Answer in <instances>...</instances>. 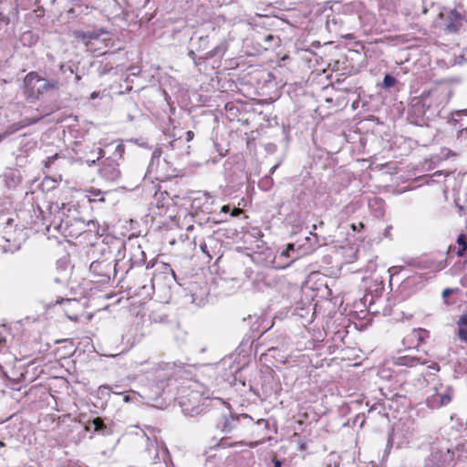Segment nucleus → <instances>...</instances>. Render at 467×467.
Instances as JSON below:
<instances>
[{
    "label": "nucleus",
    "instance_id": "1",
    "mask_svg": "<svg viewBox=\"0 0 467 467\" xmlns=\"http://www.w3.org/2000/svg\"><path fill=\"white\" fill-rule=\"evenodd\" d=\"M74 37L83 43L89 51L105 54L106 48L112 46V39L109 32L103 28H94L89 30H76L73 33Z\"/></svg>",
    "mask_w": 467,
    "mask_h": 467
},
{
    "label": "nucleus",
    "instance_id": "2",
    "mask_svg": "<svg viewBox=\"0 0 467 467\" xmlns=\"http://www.w3.org/2000/svg\"><path fill=\"white\" fill-rule=\"evenodd\" d=\"M432 391L433 393L430 394L426 400L427 406L431 409H438L449 404L454 393L451 386H444L442 383L435 385Z\"/></svg>",
    "mask_w": 467,
    "mask_h": 467
},
{
    "label": "nucleus",
    "instance_id": "3",
    "mask_svg": "<svg viewBox=\"0 0 467 467\" xmlns=\"http://www.w3.org/2000/svg\"><path fill=\"white\" fill-rule=\"evenodd\" d=\"M161 149H155L151 154V160L148 166L147 175L151 179L163 181L173 175L174 171H169L168 169H160L161 164Z\"/></svg>",
    "mask_w": 467,
    "mask_h": 467
},
{
    "label": "nucleus",
    "instance_id": "4",
    "mask_svg": "<svg viewBox=\"0 0 467 467\" xmlns=\"http://www.w3.org/2000/svg\"><path fill=\"white\" fill-rule=\"evenodd\" d=\"M41 77L36 72H29L24 78L23 93L29 101H35L39 99L38 83Z\"/></svg>",
    "mask_w": 467,
    "mask_h": 467
},
{
    "label": "nucleus",
    "instance_id": "5",
    "mask_svg": "<svg viewBox=\"0 0 467 467\" xmlns=\"http://www.w3.org/2000/svg\"><path fill=\"white\" fill-rule=\"evenodd\" d=\"M147 452L152 463H157L161 461L166 465L169 457V451L162 441L157 440L151 441L148 438Z\"/></svg>",
    "mask_w": 467,
    "mask_h": 467
},
{
    "label": "nucleus",
    "instance_id": "6",
    "mask_svg": "<svg viewBox=\"0 0 467 467\" xmlns=\"http://www.w3.org/2000/svg\"><path fill=\"white\" fill-rule=\"evenodd\" d=\"M252 422L253 419L247 414L231 416L225 418L222 431L225 433H230L234 430H239L242 425L251 424Z\"/></svg>",
    "mask_w": 467,
    "mask_h": 467
},
{
    "label": "nucleus",
    "instance_id": "7",
    "mask_svg": "<svg viewBox=\"0 0 467 467\" xmlns=\"http://www.w3.org/2000/svg\"><path fill=\"white\" fill-rule=\"evenodd\" d=\"M213 202V197L210 193L199 192L198 196L193 198L192 207L193 209L201 210L204 213H210Z\"/></svg>",
    "mask_w": 467,
    "mask_h": 467
},
{
    "label": "nucleus",
    "instance_id": "8",
    "mask_svg": "<svg viewBox=\"0 0 467 467\" xmlns=\"http://www.w3.org/2000/svg\"><path fill=\"white\" fill-rule=\"evenodd\" d=\"M56 304H60L63 306V311L66 316L73 321H78V312L80 309V304L77 299L74 298H67L62 299L60 301H56Z\"/></svg>",
    "mask_w": 467,
    "mask_h": 467
},
{
    "label": "nucleus",
    "instance_id": "9",
    "mask_svg": "<svg viewBox=\"0 0 467 467\" xmlns=\"http://www.w3.org/2000/svg\"><path fill=\"white\" fill-rule=\"evenodd\" d=\"M100 175L109 182H115L119 179L120 171L118 164L114 161L105 163L99 170Z\"/></svg>",
    "mask_w": 467,
    "mask_h": 467
},
{
    "label": "nucleus",
    "instance_id": "10",
    "mask_svg": "<svg viewBox=\"0 0 467 467\" xmlns=\"http://www.w3.org/2000/svg\"><path fill=\"white\" fill-rule=\"evenodd\" d=\"M451 460L449 450L442 451L441 450L433 451L429 458L432 467H443L449 461Z\"/></svg>",
    "mask_w": 467,
    "mask_h": 467
},
{
    "label": "nucleus",
    "instance_id": "11",
    "mask_svg": "<svg viewBox=\"0 0 467 467\" xmlns=\"http://www.w3.org/2000/svg\"><path fill=\"white\" fill-rule=\"evenodd\" d=\"M39 97L50 90H57L60 87V83L57 79H47L41 77V80L38 83Z\"/></svg>",
    "mask_w": 467,
    "mask_h": 467
},
{
    "label": "nucleus",
    "instance_id": "12",
    "mask_svg": "<svg viewBox=\"0 0 467 467\" xmlns=\"http://www.w3.org/2000/svg\"><path fill=\"white\" fill-rule=\"evenodd\" d=\"M426 363L427 361L425 359H421L420 358L411 356H401L397 358L396 359V364L406 367H415L419 364L423 365Z\"/></svg>",
    "mask_w": 467,
    "mask_h": 467
},
{
    "label": "nucleus",
    "instance_id": "13",
    "mask_svg": "<svg viewBox=\"0 0 467 467\" xmlns=\"http://www.w3.org/2000/svg\"><path fill=\"white\" fill-rule=\"evenodd\" d=\"M451 121L459 124V132L467 131V109L460 110L452 114Z\"/></svg>",
    "mask_w": 467,
    "mask_h": 467
},
{
    "label": "nucleus",
    "instance_id": "14",
    "mask_svg": "<svg viewBox=\"0 0 467 467\" xmlns=\"http://www.w3.org/2000/svg\"><path fill=\"white\" fill-rule=\"evenodd\" d=\"M91 424L94 426V431L97 432H100L103 435L109 434V431L104 423L103 420L101 418H95Z\"/></svg>",
    "mask_w": 467,
    "mask_h": 467
},
{
    "label": "nucleus",
    "instance_id": "15",
    "mask_svg": "<svg viewBox=\"0 0 467 467\" xmlns=\"http://www.w3.org/2000/svg\"><path fill=\"white\" fill-rule=\"evenodd\" d=\"M430 333L428 330L424 328H414L410 337H415L419 343L423 342L426 338H428Z\"/></svg>",
    "mask_w": 467,
    "mask_h": 467
},
{
    "label": "nucleus",
    "instance_id": "16",
    "mask_svg": "<svg viewBox=\"0 0 467 467\" xmlns=\"http://www.w3.org/2000/svg\"><path fill=\"white\" fill-rule=\"evenodd\" d=\"M415 110L421 111L423 116H426L427 111L431 110V103L428 98H423L420 102L414 105Z\"/></svg>",
    "mask_w": 467,
    "mask_h": 467
},
{
    "label": "nucleus",
    "instance_id": "17",
    "mask_svg": "<svg viewBox=\"0 0 467 467\" xmlns=\"http://www.w3.org/2000/svg\"><path fill=\"white\" fill-rule=\"evenodd\" d=\"M227 49L225 43H220L215 47H213L210 52H208L205 56V58L213 57L215 56L223 54Z\"/></svg>",
    "mask_w": 467,
    "mask_h": 467
},
{
    "label": "nucleus",
    "instance_id": "18",
    "mask_svg": "<svg viewBox=\"0 0 467 467\" xmlns=\"http://www.w3.org/2000/svg\"><path fill=\"white\" fill-rule=\"evenodd\" d=\"M457 244H458V249L456 251V254L459 255V256H462L464 251L466 250L467 248V241H466V236L464 234H460L458 236V239H457Z\"/></svg>",
    "mask_w": 467,
    "mask_h": 467
},
{
    "label": "nucleus",
    "instance_id": "19",
    "mask_svg": "<svg viewBox=\"0 0 467 467\" xmlns=\"http://www.w3.org/2000/svg\"><path fill=\"white\" fill-rule=\"evenodd\" d=\"M88 199L90 202H104L103 192L99 189H91L88 191Z\"/></svg>",
    "mask_w": 467,
    "mask_h": 467
},
{
    "label": "nucleus",
    "instance_id": "20",
    "mask_svg": "<svg viewBox=\"0 0 467 467\" xmlns=\"http://www.w3.org/2000/svg\"><path fill=\"white\" fill-rule=\"evenodd\" d=\"M260 443H261L260 441H251L249 443H244V441H238V442H235V443H228L227 442V439L223 438L221 440V446H223V447H233V446L236 445V444H246V445H249L250 447L253 448V447L257 446Z\"/></svg>",
    "mask_w": 467,
    "mask_h": 467
},
{
    "label": "nucleus",
    "instance_id": "21",
    "mask_svg": "<svg viewBox=\"0 0 467 467\" xmlns=\"http://www.w3.org/2000/svg\"><path fill=\"white\" fill-rule=\"evenodd\" d=\"M396 79L390 75H386L383 78V87L391 88L395 85Z\"/></svg>",
    "mask_w": 467,
    "mask_h": 467
},
{
    "label": "nucleus",
    "instance_id": "22",
    "mask_svg": "<svg viewBox=\"0 0 467 467\" xmlns=\"http://www.w3.org/2000/svg\"><path fill=\"white\" fill-rule=\"evenodd\" d=\"M458 337L464 343H467V327H458Z\"/></svg>",
    "mask_w": 467,
    "mask_h": 467
},
{
    "label": "nucleus",
    "instance_id": "23",
    "mask_svg": "<svg viewBox=\"0 0 467 467\" xmlns=\"http://www.w3.org/2000/svg\"><path fill=\"white\" fill-rule=\"evenodd\" d=\"M200 249L202 250V252L206 254L210 259L213 258V255L211 254L210 251L208 250V246H207V242L205 241H202L201 244H200Z\"/></svg>",
    "mask_w": 467,
    "mask_h": 467
},
{
    "label": "nucleus",
    "instance_id": "24",
    "mask_svg": "<svg viewBox=\"0 0 467 467\" xmlns=\"http://www.w3.org/2000/svg\"><path fill=\"white\" fill-rule=\"evenodd\" d=\"M457 326L462 327H467V313L461 316V317L457 321Z\"/></svg>",
    "mask_w": 467,
    "mask_h": 467
},
{
    "label": "nucleus",
    "instance_id": "25",
    "mask_svg": "<svg viewBox=\"0 0 467 467\" xmlns=\"http://www.w3.org/2000/svg\"><path fill=\"white\" fill-rule=\"evenodd\" d=\"M457 289H451V288H445L443 291H442V297L444 299H446V297H448L450 295H451L452 293H454Z\"/></svg>",
    "mask_w": 467,
    "mask_h": 467
},
{
    "label": "nucleus",
    "instance_id": "26",
    "mask_svg": "<svg viewBox=\"0 0 467 467\" xmlns=\"http://www.w3.org/2000/svg\"><path fill=\"white\" fill-rule=\"evenodd\" d=\"M428 368L433 370L434 372H438L440 371V365L436 362H432L431 365L428 366Z\"/></svg>",
    "mask_w": 467,
    "mask_h": 467
},
{
    "label": "nucleus",
    "instance_id": "27",
    "mask_svg": "<svg viewBox=\"0 0 467 467\" xmlns=\"http://www.w3.org/2000/svg\"><path fill=\"white\" fill-rule=\"evenodd\" d=\"M241 213H243V210L240 209V208H234L232 210V213H231V216L233 217H237L239 216Z\"/></svg>",
    "mask_w": 467,
    "mask_h": 467
},
{
    "label": "nucleus",
    "instance_id": "28",
    "mask_svg": "<svg viewBox=\"0 0 467 467\" xmlns=\"http://www.w3.org/2000/svg\"><path fill=\"white\" fill-rule=\"evenodd\" d=\"M160 169H168L169 171H172L166 160H161Z\"/></svg>",
    "mask_w": 467,
    "mask_h": 467
},
{
    "label": "nucleus",
    "instance_id": "29",
    "mask_svg": "<svg viewBox=\"0 0 467 467\" xmlns=\"http://www.w3.org/2000/svg\"><path fill=\"white\" fill-rule=\"evenodd\" d=\"M57 158V154H55L51 157H48L47 161H46V167L49 166L51 163H53L55 161V160Z\"/></svg>",
    "mask_w": 467,
    "mask_h": 467
},
{
    "label": "nucleus",
    "instance_id": "30",
    "mask_svg": "<svg viewBox=\"0 0 467 467\" xmlns=\"http://www.w3.org/2000/svg\"><path fill=\"white\" fill-rule=\"evenodd\" d=\"M461 284L462 286L467 287V273L462 275L461 278Z\"/></svg>",
    "mask_w": 467,
    "mask_h": 467
},
{
    "label": "nucleus",
    "instance_id": "31",
    "mask_svg": "<svg viewBox=\"0 0 467 467\" xmlns=\"http://www.w3.org/2000/svg\"><path fill=\"white\" fill-rule=\"evenodd\" d=\"M193 137H194V133L192 131H191V130L187 131V133H186L187 141L192 140L193 139Z\"/></svg>",
    "mask_w": 467,
    "mask_h": 467
},
{
    "label": "nucleus",
    "instance_id": "32",
    "mask_svg": "<svg viewBox=\"0 0 467 467\" xmlns=\"http://www.w3.org/2000/svg\"><path fill=\"white\" fill-rule=\"evenodd\" d=\"M229 211H230V206L229 205H223L221 208V213H227Z\"/></svg>",
    "mask_w": 467,
    "mask_h": 467
},
{
    "label": "nucleus",
    "instance_id": "33",
    "mask_svg": "<svg viewBox=\"0 0 467 467\" xmlns=\"http://www.w3.org/2000/svg\"><path fill=\"white\" fill-rule=\"evenodd\" d=\"M97 150H98V153H99L98 159L102 158V157L104 156V154H103V153H104V152H103V150H102V149H100V148H98V149H97Z\"/></svg>",
    "mask_w": 467,
    "mask_h": 467
},
{
    "label": "nucleus",
    "instance_id": "34",
    "mask_svg": "<svg viewBox=\"0 0 467 467\" xmlns=\"http://www.w3.org/2000/svg\"><path fill=\"white\" fill-rule=\"evenodd\" d=\"M199 42H200V43L207 44L208 39H207V37H200V38H199Z\"/></svg>",
    "mask_w": 467,
    "mask_h": 467
},
{
    "label": "nucleus",
    "instance_id": "35",
    "mask_svg": "<svg viewBox=\"0 0 467 467\" xmlns=\"http://www.w3.org/2000/svg\"><path fill=\"white\" fill-rule=\"evenodd\" d=\"M274 467H281V462L278 460H274Z\"/></svg>",
    "mask_w": 467,
    "mask_h": 467
},
{
    "label": "nucleus",
    "instance_id": "36",
    "mask_svg": "<svg viewBox=\"0 0 467 467\" xmlns=\"http://www.w3.org/2000/svg\"><path fill=\"white\" fill-rule=\"evenodd\" d=\"M436 111H437L436 109L432 110L429 115L426 116V119H431L433 115H435Z\"/></svg>",
    "mask_w": 467,
    "mask_h": 467
},
{
    "label": "nucleus",
    "instance_id": "37",
    "mask_svg": "<svg viewBox=\"0 0 467 467\" xmlns=\"http://www.w3.org/2000/svg\"><path fill=\"white\" fill-rule=\"evenodd\" d=\"M5 344V338L3 337H0V347L4 346Z\"/></svg>",
    "mask_w": 467,
    "mask_h": 467
},
{
    "label": "nucleus",
    "instance_id": "38",
    "mask_svg": "<svg viewBox=\"0 0 467 467\" xmlns=\"http://www.w3.org/2000/svg\"><path fill=\"white\" fill-rule=\"evenodd\" d=\"M123 400L125 402H129L130 400V397L129 395H125Z\"/></svg>",
    "mask_w": 467,
    "mask_h": 467
},
{
    "label": "nucleus",
    "instance_id": "39",
    "mask_svg": "<svg viewBox=\"0 0 467 467\" xmlns=\"http://www.w3.org/2000/svg\"><path fill=\"white\" fill-rule=\"evenodd\" d=\"M117 150H122V145L121 144H119L117 146Z\"/></svg>",
    "mask_w": 467,
    "mask_h": 467
},
{
    "label": "nucleus",
    "instance_id": "40",
    "mask_svg": "<svg viewBox=\"0 0 467 467\" xmlns=\"http://www.w3.org/2000/svg\"><path fill=\"white\" fill-rule=\"evenodd\" d=\"M96 97H97V94L95 92L91 94L92 99H95Z\"/></svg>",
    "mask_w": 467,
    "mask_h": 467
},
{
    "label": "nucleus",
    "instance_id": "41",
    "mask_svg": "<svg viewBox=\"0 0 467 467\" xmlns=\"http://www.w3.org/2000/svg\"><path fill=\"white\" fill-rule=\"evenodd\" d=\"M213 241H214V240H213V237H209V239H208V242H209V243L213 242Z\"/></svg>",
    "mask_w": 467,
    "mask_h": 467
},
{
    "label": "nucleus",
    "instance_id": "42",
    "mask_svg": "<svg viewBox=\"0 0 467 467\" xmlns=\"http://www.w3.org/2000/svg\"><path fill=\"white\" fill-rule=\"evenodd\" d=\"M101 388L111 389V388L109 386H102Z\"/></svg>",
    "mask_w": 467,
    "mask_h": 467
},
{
    "label": "nucleus",
    "instance_id": "43",
    "mask_svg": "<svg viewBox=\"0 0 467 467\" xmlns=\"http://www.w3.org/2000/svg\"><path fill=\"white\" fill-rule=\"evenodd\" d=\"M272 38H273V36H271V35H268L267 37H266L267 40L268 39H272Z\"/></svg>",
    "mask_w": 467,
    "mask_h": 467
},
{
    "label": "nucleus",
    "instance_id": "44",
    "mask_svg": "<svg viewBox=\"0 0 467 467\" xmlns=\"http://www.w3.org/2000/svg\"><path fill=\"white\" fill-rule=\"evenodd\" d=\"M58 229H61L63 228V223H61L58 226H57Z\"/></svg>",
    "mask_w": 467,
    "mask_h": 467
},
{
    "label": "nucleus",
    "instance_id": "45",
    "mask_svg": "<svg viewBox=\"0 0 467 467\" xmlns=\"http://www.w3.org/2000/svg\"><path fill=\"white\" fill-rule=\"evenodd\" d=\"M288 249H294V245L293 244H288Z\"/></svg>",
    "mask_w": 467,
    "mask_h": 467
},
{
    "label": "nucleus",
    "instance_id": "46",
    "mask_svg": "<svg viewBox=\"0 0 467 467\" xmlns=\"http://www.w3.org/2000/svg\"><path fill=\"white\" fill-rule=\"evenodd\" d=\"M87 161H88V162H89V160H88ZM90 162H91V163H95V161H94V160H92V161H90Z\"/></svg>",
    "mask_w": 467,
    "mask_h": 467
},
{
    "label": "nucleus",
    "instance_id": "47",
    "mask_svg": "<svg viewBox=\"0 0 467 467\" xmlns=\"http://www.w3.org/2000/svg\"><path fill=\"white\" fill-rule=\"evenodd\" d=\"M275 169H276V166H274V167L272 168V172H274V171H275Z\"/></svg>",
    "mask_w": 467,
    "mask_h": 467
}]
</instances>
